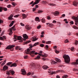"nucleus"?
Instances as JSON below:
<instances>
[{
  "instance_id": "39448f33",
  "label": "nucleus",
  "mask_w": 78,
  "mask_h": 78,
  "mask_svg": "<svg viewBox=\"0 0 78 78\" xmlns=\"http://www.w3.org/2000/svg\"><path fill=\"white\" fill-rule=\"evenodd\" d=\"M21 72H22V75H25L27 74V72H26V71H25V70L24 69H22Z\"/></svg>"
},
{
  "instance_id": "4468645a",
  "label": "nucleus",
  "mask_w": 78,
  "mask_h": 78,
  "mask_svg": "<svg viewBox=\"0 0 78 78\" xmlns=\"http://www.w3.org/2000/svg\"><path fill=\"white\" fill-rule=\"evenodd\" d=\"M12 17H13V15H11L8 17L9 20H12Z\"/></svg>"
},
{
  "instance_id": "c756f323",
  "label": "nucleus",
  "mask_w": 78,
  "mask_h": 78,
  "mask_svg": "<svg viewBox=\"0 0 78 78\" xmlns=\"http://www.w3.org/2000/svg\"><path fill=\"white\" fill-rule=\"evenodd\" d=\"M41 22L43 23H45V19L42 18L41 19Z\"/></svg>"
},
{
  "instance_id": "412c9836",
  "label": "nucleus",
  "mask_w": 78,
  "mask_h": 78,
  "mask_svg": "<svg viewBox=\"0 0 78 78\" xmlns=\"http://www.w3.org/2000/svg\"><path fill=\"white\" fill-rule=\"evenodd\" d=\"M31 68H32V69H35L36 68V66H35V64H32L31 65Z\"/></svg>"
},
{
  "instance_id": "f03ea898",
  "label": "nucleus",
  "mask_w": 78,
  "mask_h": 78,
  "mask_svg": "<svg viewBox=\"0 0 78 78\" xmlns=\"http://www.w3.org/2000/svg\"><path fill=\"white\" fill-rule=\"evenodd\" d=\"M48 70L49 71H48V73H50V74H51V75H53V74H56V73H57L58 72H58H64V71L62 70H58L57 71L53 72H52V71L50 69H48Z\"/></svg>"
},
{
  "instance_id": "a211bd4d",
  "label": "nucleus",
  "mask_w": 78,
  "mask_h": 78,
  "mask_svg": "<svg viewBox=\"0 0 78 78\" xmlns=\"http://www.w3.org/2000/svg\"><path fill=\"white\" fill-rule=\"evenodd\" d=\"M25 28L26 29H27V30H29L30 29V26L26 25L25 26Z\"/></svg>"
},
{
  "instance_id": "6ab92c4d",
  "label": "nucleus",
  "mask_w": 78,
  "mask_h": 78,
  "mask_svg": "<svg viewBox=\"0 0 78 78\" xmlns=\"http://www.w3.org/2000/svg\"><path fill=\"white\" fill-rule=\"evenodd\" d=\"M6 62V59H5V60L4 61V62L1 64V67H2L3 66H4V65L5 64Z\"/></svg>"
},
{
  "instance_id": "7c9ffc66",
  "label": "nucleus",
  "mask_w": 78,
  "mask_h": 78,
  "mask_svg": "<svg viewBox=\"0 0 78 78\" xmlns=\"http://www.w3.org/2000/svg\"><path fill=\"white\" fill-rule=\"evenodd\" d=\"M38 54L39 55V56H42V57H44V56H46V55H44L43 54H40L39 53H38Z\"/></svg>"
},
{
  "instance_id": "603ef678",
  "label": "nucleus",
  "mask_w": 78,
  "mask_h": 78,
  "mask_svg": "<svg viewBox=\"0 0 78 78\" xmlns=\"http://www.w3.org/2000/svg\"><path fill=\"white\" fill-rule=\"evenodd\" d=\"M12 4L13 6H15L16 5V4L14 2H12Z\"/></svg>"
},
{
  "instance_id": "423d86ee",
  "label": "nucleus",
  "mask_w": 78,
  "mask_h": 78,
  "mask_svg": "<svg viewBox=\"0 0 78 78\" xmlns=\"http://www.w3.org/2000/svg\"><path fill=\"white\" fill-rule=\"evenodd\" d=\"M36 51H32L30 52V55H31V56L32 57H34V53H35Z\"/></svg>"
},
{
  "instance_id": "4c0bfd02",
  "label": "nucleus",
  "mask_w": 78,
  "mask_h": 78,
  "mask_svg": "<svg viewBox=\"0 0 78 78\" xmlns=\"http://www.w3.org/2000/svg\"><path fill=\"white\" fill-rule=\"evenodd\" d=\"M69 41L67 39H66V40L65 41V43H69Z\"/></svg>"
},
{
  "instance_id": "f704fd0d",
  "label": "nucleus",
  "mask_w": 78,
  "mask_h": 78,
  "mask_svg": "<svg viewBox=\"0 0 78 78\" xmlns=\"http://www.w3.org/2000/svg\"><path fill=\"white\" fill-rule=\"evenodd\" d=\"M40 1H41V0H36L35 2L37 3H37H39Z\"/></svg>"
},
{
  "instance_id": "cd10ccee",
  "label": "nucleus",
  "mask_w": 78,
  "mask_h": 78,
  "mask_svg": "<svg viewBox=\"0 0 78 78\" xmlns=\"http://www.w3.org/2000/svg\"><path fill=\"white\" fill-rule=\"evenodd\" d=\"M22 39V37L20 36H18V39L17 40L20 41Z\"/></svg>"
},
{
  "instance_id": "2f4dec72",
  "label": "nucleus",
  "mask_w": 78,
  "mask_h": 78,
  "mask_svg": "<svg viewBox=\"0 0 78 78\" xmlns=\"http://www.w3.org/2000/svg\"><path fill=\"white\" fill-rule=\"evenodd\" d=\"M2 9H3L4 11H6L7 10V8L5 7H2Z\"/></svg>"
},
{
  "instance_id": "864d4df0",
  "label": "nucleus",
  "mask_w": 78,
  "mask_h": 78,
  "mask_svg": "<svg viewBox=\"0 0 78 78\" xmlns=\"http://www.w3.org/2000/svg\"><path fill=\"white\" fill-rule=\"evenodd\" d=\"M31 72H29L27 74V76H29V75H31Z\"/></svg>"
},
{
  "instance_id": "f3484780",
  "label": "nucleus",
  "mask_w": 78,
  "mask_h": 78,
  "mask_svg": "<svg viewBox=\"0 0 78 78\" xmlns=\"http://www.w3.org/2000/svg\"><path fill=\"white\" fill-rule=\"evenodd\" d=\"M55 59L57 62H61V60H60V59L57 58H55Z\"/></svg>"
},
{
  "instance_id": "13d9d810",
  "label": "nucleus",
  "mask_w": 78,
  "mask_h": 78,
  "mask_svg": "<svg viewBox=\"0 0 78 78\" xmlns=\"http://www.w3.org/2000/svg\"><path fill=\"white\" fill-rule=\"evenodd\" d=\"M4 39H3V38L2 37H0V40H1L2 41H3Z\"/></svg>"
},
{
  "instance_id": "e2e57ef3",
  "label": "nucleus",
  "mask_w": 78,
  "mask_h": 78,
  "mask_svg": "<svg viewBox=\"0 0 78 78\" xmlns=\"http://www.w3.org/2000/svg\"><path fill=\"white\" fill-rule=\"evenodd\" d=\"M3 22V20H0V23H2Z\"/></svg>"
},
{
  "instance_id": "ea45409f",
  "label": "nucleus",
  "mask_w": 78,
  "mask_h": 78,
  "mask_svg": "<svg viewBox=\"0 0 78 78\" xmlns=\"http://www.w3.org/2000/svg\"><path fill=\"white\" fill-rule=\"evenodd\" d=\"M51 44V41H49L46 42V44Z\"/></svg>"
},
{
  "instance_id": "774afa93",
  "label": "nucleus",
  "mask_w": 78,
  "mask_h": 78,
  "mask_svg": "<svg viewBox=\"0 0 78 78\" xmlns=\"http://www.w3.org/2000/svg\"><path fill=\"white\" fill-rule=\"evenodd\" d=\"M57 78H60V76H59L58 75H57L56 76Z\"/></svg>"
},
{
  "instance_id": "49530a36",
  "label": "nucleus",
  "mask_w": 78,
  "mask_h": 78,
  "mask_svg": "<svg viewBox=\"0 0 78 78\" xmlns=\"http://www.w3.org/2000/svg\"><path fill=\"white\" fill-rule=\"evenodd\" d=\"M30 41H27L26 42H25V44H28V43H30Z\"/></svg>"
},
{
  "instance_id": "dca6fc26",
  "label": "nucleus",
  "mask_w": 78,
  "mask_h": 78,
  "mask_svg": "<svg viewBox=\"0 0 78 78\" xmlns=\"http://www.w3.org/2000/svg\"><path fill=\"white\" fill-rule=\"evenodd\" d=\"M14 22H15V21H12V23L9 25V27H12V25H13V24H14Z\"/></svg>"
},
{
  "instance_id": "ddd939ff",
  "label": "nucleus",
  "mask_w": 78,
  "mask_h": 78,
  "mask_svg": "<svg viewBox=\"0 0 78 78\" xmlns=\"http://www.w3.org/2000/svg\"><path fill=\"white\" fill-rule=\"evenodd\" d=\"M73 4L75 6H76L78 5V3L77 2H73Z\"/></svg>"
},
{
  "instance_id": "393cba45",
  "label": "nucleus",
  "mask_w": 78,
  "mask_h": 78,
  "mask_svg": "<svg viewBox=\"0 0 78 78\" xmlns=\"http://www.w3.org/2000/svg\"><path fill=\"white\" fill-rule=\"evenodd\" d=\"M41 58V56H40L39 55L37 56L36 58H34V59H36V60L39 59V58Z\"/></svg>"
},
{
  "instance_id": "7ed1b4c3",
  "label": "nucleus",
  "mask_w": 78,
  "mask_h": 78,
  "mask_svg": "<svg viewBox=\"0 0 78 78\" xmlns=\"http://www.w3.org/2000/svg\"><path fill=\"white\" fill-rule=\"evenodd\" d=\"M15 27V26H14L12 27V28H11L9 29V30H10L9 35H10V36H11V35L12 33V30H13L14 31H16V28Z\"/></svg>"
},
{
  "instance_id": "680f3d73",
  "label": "nucleus",
  "mask_w": 78,
  "mask_h": 78,
  "mask_svg": "<svg viewBox=\"0 0 78 78\" xmlns=\"http://www.w3.org/2000/svg\"><path fill=\"white\" fill-rule=\"evenodd\" d=\"M73 50H74V48L73 47L71 48L70 49L71 51H73Z\"/></svg>"
},
{
  "instance_id": "a18cd8bd",
  "label": "nucleus",
  "mask_w": 78,
  "mask_h": 78,
  "mask_svg": "<svg viewBox=\"0 0 78 78\" xmlns=\"http://www.w3.org/2000/svg\"><path fill=\"white\" fill-rule=\"evenodd\" d=\"M41 28V26L39 25L37 27V29H40Z\"/></svg>"
},
{
  "instance_id": "c9c22d12",
  "label": "nucleus",
  "mask_w": 78,
  "mask_h": 78,
  "mask_svg": "<svg viewBox=\"0 0 78 78\" xmlns=\"http://www.w3.org/2000/svg\"><path fill=\"white\" fill-rule=\"evenodd\" d=\"M68 77V76L67 75H64V76H62V78H66Z\"/></svg>"
},
{
  "instance_id": "a19ab883",
  "label": "nucleus",
  "mask_w": 78,
  "mask_h": 78,
  "mask_svg": "<svg viewBox=\"0 0 78 78\" xmlns=\"http://www.w3.org/2000/svg\"><path fill=\"white\" fill-rule=\"evenodd\" d=\"M36 4H37V3H36L35 2L33 3V4H32V6H34V5H36Z\"/></svg>"
},
{
  "instance_id": "3c124183",
  "label": "nucleus",
  "mask_w": 78,
  "mask_h": 78,
  "mask_svg": "<svg viewBox=\"0 0 78 78\" xmlns=\"http://www.w3.org/2000/svg\"><path fill=\"white\" fill-rule=\"evenodd\" d=\"M40 45L41 47H44V44H41Z\"/></svg>"
},
{
  "instance_id": "0e129e2a",
  "label": "nucleus",
  "mask_w": 78,
  "mask_h": 78,
  "mask_svg": "<svg viewBox=\"0 0 78 78\" xmlns=\"http://www.w3.org/2000/svg\"><path fill=\"white\" fill-rule=\"evenodd\" d=\"M20 25H21V26H25V25L22 23H20Z\"/></svg>"
},
{
  "instance_id": "bb28decb",
  "label": "nucleus",
  "mask_w": 78,
  "mask_h": 78,
  "mask_svg": "<svg viewBox=\"0 0 78 78\" xmlns=\"http://www.w3.org/2000/svg\"><path fill=\"white\" fill-rule=\"evenodd\" d=\"M15 49L16 50H21V49H20V48H19V46H16V48H15Z\"/></svg>"
},
{
  "instance_id": "79ce46f5",
  "label": "nucleus",
  "mask_w": 78,
  "mask_h": 78,
  "mask_svg": "<svg viewBox=\"0 0 78 78\" xmlns=\"http://www.w3.org/2000/svg\"><path fill=\"white\" fill-rule=\"evenodd\" d=\"M51 19V17H50V16H47L48 20H50Z\"/></svg>"
},
{
  "instance_id": "473e14b6",
  "label": "nucleus",
  "mask_w": 78,
  "mask_h": 78,
  "mask_svg": "<svg viewBox=\"0 0 78 78\" xmlns=\"http://www.w3.org/2000/svg\"><path fill=\"white\" fill-rule=\"evenodd\" d=\"M48 5L50 6H56V5L53 4L49 3Z\"/></svg>"
},
{
  "instance_id": "6e6552de",
  "label": "nucleus",
  "mask_w": 78,
  "mask_h": 78,
  "mask_svg": "<svg viewBox=\"0 0 78 78\" xmlns=\"http://www.w3.org/2000/svg\"><path fill=\"white\" fill-rule=\"evenodd\" d=\"M38 44H39V42H37V43H35L33 45L32 44H30V48H31L33 47H35V46H36L37 45H38Z\"/></svg>"
},
{
  "instance_id": "69168bd1",
  "label": "nucleus",
  "mask_w": 78,
  "mask_h": 78,
  "mask_svg": "<svg viewBox=\"0 0 78 78\" xmlns=\"http://www.w3.org/2000/svg\"><path fill=\"white\" fill-rule=\"evenodd\" d=\"M36 8H34L33 9V11H34L35 10H36Z\"/></svg>"
},
{
  "instance_id": "a878e982",
  "label": "nucleus",
  "mask_w": 78,
  "mask_h": 78,
  "mask_svg": "<svg viewBox=\"0 0 78 78\" xmlns=\"http://www.w3.org/2000/svg\"><path fill=\"white\" fill-rule=\"evenodd\" d=\"M59 14V12H55L54 13V14L55 16H56L57 14Z\"/></svg>"
},
{
  "instance_id": "0eeeda50",
  "label": "nucleus",
  "mask_w": 78,
  "mask_h": 78,
  "mask_svg": "<svg viewBox=\"0 0 78 78\" xmlns=\"http://www.w3.org/2000/svg\"><path fill=\"white\" fill-rule=\"evenodd\" d=\"M31 48H29L27 49V50L26 51V54H30V50H32V49H30Z\"/></svg>"
},
{
  "instance_id": "58836bf2",
  "label": "nucleus",
  "mask_w": 78,
  "mask_h": 78,
  "mask_svg": "<svg viewBox=\"0 0 78 78\" xmlns=\"http://www.w3.org/2000/svg\"><path fill=\"white\" fill-rule=\"evenodd\" d=\"M55 52L56 53H57V54H58V53H59V51L57 50H55Z\"/></svg>"
},
{
  "instance_id": "09e8293b",
  "label": "nucleus",
  "mask_w": 78,
  "mask_h": 78,
  "mask_svg": "<svg viewBox=\"0 0 78 78\" xmlns=\"http://www.w3.org/2000/svg\"><path fill=\"white\" fill-rule=\"evenodd\" d=\"M11 5H7V7L8 8H11Z\"/></svg>"
},
{
  "instance_id": "72a5a7b5",
  "label": "nucleus",
  "mask_w": 78,
  "mask_h": 78,
  "mask_svg": "<svg viewBox=\"0 0 78 78\" xmlns=\"http://www.w3.org/2000/svg\"><path fill=\"white\" fill-rule=\"evenodd\" d=\"M12 64V62H9L7 63V66H10L11 64Z\"/></svg>"
},
{
  "instance_id": "c03bdc74",
  "label": "nucleus",
  "mask_w": 78,
  "mask_h": 78,
  "mask_svg": "<svg viewBox=\"0 0 78 78\" xmlns=\"http://www.w3.org/2000/svg\"><path fill=\"white\" fill-rule=\"evenodd\" d=\"M75 44L76 45H77L78 44V41H75Z\"/></svg>"
},
{
  "instance_id": "8fccbe9b",
  "label": "nucleus",
  "mask_w": 78,
  "mask_h": 78,
  "mask_svg": "<svg viewBox=\"0 0 78 78\" xmlns=\"http://www.w3.org/2000/svg\"><path fill=\"white\" fill-rule=\"evenodd\" d=\"M52 23H56V21L54 20L53 21Z\"/></svg>"
},
{
  "instance_id": "1a4fd4ad",
  "label": "nucleus",
  "mask_w": 78,
  "mask_h": 78,
  "mask_svg": "<svg viewBox=\"0 0 78 78\" xmlns=\"http://www.w3.org/2000/svg\"><path fill=\"white\" fill-rule=\"evenodd\" d=\"M72 65H75V66H76V65H78V59L76 60V62H73L72 63Z\"/></svg>"
},
{
  "instance_id": "052dcab7",
  "label": "nucleus",
  "mask_w": 78,
  "mask_h": 78,
  "mask_svg": "<svg viewBox=\"0 0 78 78\" xmlns=\"http://www.w3.org/2000/svg\"><path fill=\"white\" fill-rule=\"evenodd\" d=\"M27 58H28V56L27 55H26L24 56V59H27Z\"/></svg>"
},
{
  "instance_id": "f8f14e48",
  "label": "nucleus",
  "mask_w": 78,
  "mask_h": 78,
  "mask_svg": "<svg viewBox=\"0 0 78 78\" xmlns=\"http://www.w3.org/2000/svg\"><path fill=\"white\" fill-rule=\"evenodd\" d=\"M8 69V67L6 66H4L3 67V70L4 71L7 70Z\"/></svg>"
},
{
  "instance_id": "338daca9",
  "label": "nucleus",
  "mask_w": 78,
  "mask_h": 78,
  "mask_svg": "<svg viewBox=\"0 0 78 78\" xmlns=\"http://www.w3.org/2000/svg\"><path fill=\"white\" fill-rule=\"evenodd\" d=\"M19 16V15H17L16 16H14V17H18V16Z\"/></svg>"
},
{
  "instance_id": "b1692460",
  "label": "nucleus",
  "mask_w": 78,
  "mask_h": 78,
  "mask_svg": "<svg viewBox=\"0 0 78 78\" xmlns=\"http://www.w3.org/2000/svg\"><path fill=\"white\" fill-rule=\"evenodd\" d=\"M35 20L36 21H38V22H40V20H39V17H36L35 19Z\"/></svg>"
},
{
  "instance_id": "4d7b16f0",
  "label": "nucleus",
  "mask_w": 78,
  "mask_h": 78,
  "mask_svg": "<svg viewBox=\"0 0 78 78\" xmlns=\"http://www.w3.org/2000/svg\"><path fill=\"white\" fill-rule=\"evenodd\" d=\"M7 75H10V71H7L6 72Z\"/></svg>"
},
{
  "instance_id": "5701e85b",
  "label": "nucleus",
  "mask_w": 78,
  "mask_h": 78,
  "mask_svg": "<svg viewBox=\"0 0 78 78\" xmlns=\"http://www.w3.org/2000/svg\"><path fill=\"white\" fill-rule=\"evenodd\" d=\"M14 39H15L16 40H17L18 39V36H17L16 35H14Z\"/></svg>"
},
{
  "instance_id": "4be33fe9",
  "label": "nucleus",
  "mask_w": 78,
  "mask_h": 78,
  "mask_svg": "<svg viewBox=\"0 0 78 78\" xmlns=\"http://www.w3.org/2000/svg\"><path fill=\"white\" fill-rule=\"evenodd\" d=\"M32 39H33V41H37L38 39V38H36L35 37H33Z\"/></svg>"
},
{
  "instance_id": "aec40b11",
  "label": "nucleus",
  "mask_w": 78,
  "mask_h": 78,
  "mask_svg": "<svg viewBox=\"0 0 78 78\" xmlns=\"http://www.w3.org/2000/svg\"><path fill=\"white\" fill-rule=\"evenodd\" d=\"M10 73H11L12 75H14V74L15 73V72L12 70H10Z\"/></svg>"
},
{
  "instance_id": "f257e3e1",
  "label": "nucleus",
  "mask_w": 78,
  "mask_h": 78,
  "mask_svg": "<svg viewBox=\"0 0 78 78\" xmlns=\"http://www.w3.org/2000/svg\"><path fill=\"white\" fill-rule=\"evenodd\" d=\"M63 58L64 59L65 62L66 64H68V63L70 61V58L69 55H64L63 56Z\"/></svg>"
},
{
  "instance_id": "6e6d98bb",
  "label": "nucleus",
  "mask_w": 78,
  "mask_h": 78,
  "mask_svg": "<svg viewBox=\"0 0 78 78\" xmlns=\"http://www.w3.org/2000/svg\"><path fill=\"white\" fill-rule=\"evenodd\" d=\"M73 70L74 71H78V69L76 68H74Z\"/></svg>"
},
{
  "instance_id": "bf43d9fd",
  "label": "nucleus",
  "mask_w": 78,
  "mask_h": 78,
  "mask_svg": "<svg viewBox=\"0 0 78 78\" xmlns=\"http://www.w3.org/2000/svg\"><path fill=\"white\" fill-rule=\"evenodd\" d=\"M42 60L43 61H45V60H47V59L45 58H42Z\"/></svg>"
},
{
  "instance_id": "9b49d317",
  "label": "nucleus",
  "mask_w": 78,
  "mask_h": 78,
  "mask_svg": "<svg viewBox=\"0 0 78 78\" xmlns=\"http://www.w3.org/2000/svg\"><path fill=\"white\" fill-rule=\"evenodd\" d=\"M17 66V63H14L12 64L11 65H10V67H16Z\"/></svg>"
},
{
  "instance_id": "37998d69",
  "label": "nucleus",
  "mask_w": 78,
  "mask_h": 78,
  "mask_svg": "<svg viewBox=\"0 0 78 78\" xmlns=\"http://www.w3.org/2000/svg\"><path fill=\"white\" fill-rule=\"evenodd\" d=\"M2 9H3V7H0V12H2Z\"/></svg>"
},
{
  "instance_id": "c85d7f7f",
  "label": "nucleus",
  "mask_w": 78,
  "mask_h": 78,
  "mask_svg": "<svg viewBox=\"0 0 78 78\" xmlns=\"http://www.w3.org/2000/svg\"><path fill=\"white\" fill-rule=\"evenodd\" d=\"M42 12H43V11L42 10H39L37 11L38 14H40V13H42Z\"/></svg>"
},
{
  "instance_id": "de8ad7c7",
  "label": "nucleus",
  "mask_w": 78,
  "mask_h": 78,
  "mask_svg": "<svg viewBox=\"0 0 78 78\" xmlns=\"http://www.w3.org/2000/svg\"><path fill=\"white\" fill-rule=\"evenodd\" d=\"M73 28H74V29H78V28L76 27V26H74L73 27Z\"/></svg>"
},
{
  "instance_id": "5fc2aeb1",
  "label": "nucleus",
  "mask_w": 78,
  "mask_h": 78,
  "mask_svg": "<svg viewBox=\"0 0 78 78\" xmlns=\"http://www.w3.org/2000/svg\"><path fill=\"white\" fill-rule=\"evenodd\" d=\"M65 16H66V15H65V14H63L62 15L61 17H64ZM62 17H61V18H62Z\"/></svg>"
},
{
  "instance_id": "2eb2a0df",
  "label": "nucleus",
  "mask_w": 78,
  "mask_h": 78,
  "mask_svg": "<svg viewBox=\"0 0 78 78\" xmlns=\"http://www.w3.org/2000/svg\"><path fill=\"white\" fill-rule=\"evenodd\" d=\"M23 37L24 38V39H28V37L27 36V34H23Z\"/></svg>"
},
{
  "instance_id": "9d476101",
  "label": "nucleus",
  "mask_w": 78,
  "mask_h": 78,
  "mask_svg": "<svg viewBox=\"0 0 78 78\" xmlns=\"http://www.w3.org/2000/svg\"><path fill=\"white\" fill-rule=\"evenodd\" d=\"M42 68L44 70H47V69H48V66L47 65H44L42 67Z\"/></svg>"
},
{
  "instance_id": "20e7f679",
  "label": "nucleus",
  "mask_w": 78,
  "mask_h": 78,
  "mask_svg": "<svg viewBox=\"0 0 78 78\" xmlns=\"http://www.w3.org/2000/svg\"><path fill=\"white\" fill-rule=\"evenodd\" d=\"M15 47V45H9L8 46H7L5 48L6 50L11 49V48H13V47Z\"/></svg>"
},
{
  "instance_id": "e433bc0d",
  "label": "nucleus",
  "mask_w": 78,
  "mask_h": 78,
  "mask_svg": "<svg viewBox=\"0 0 78 78\" xmlns=\"http://www.w3.org/2000/svg\"><path fill=\"white\" fill-rule=\"evenodd\" d=\"M49 26L50 27H53L54 26L53 24L50 23L49 24Z\"/></svg>"
}]
</instances>
